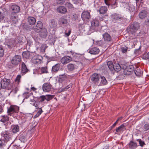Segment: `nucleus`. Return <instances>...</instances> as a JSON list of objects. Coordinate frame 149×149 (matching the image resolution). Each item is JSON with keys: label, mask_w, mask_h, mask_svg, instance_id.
I'll return each mask as SVG.
<instances>
[{"label": "nucleus", "mask_w": 149, "mask_h": 149, "mask_svg": "<svg viewBox=\"0 0 149 149\" xmlns=\"http://www.w3.org/2000/svg\"><path fill=\"white\" fill-rule=\"evenodd\" d=\"M140 27V24L135 21L132 22L128 26L127 29V32L131 36L134 37L133 38L136 39L135 37L137 34V32Z\"/></svg>", "instance_id": "obj_1"}, {"label": "nucleus", "mask_w": 149, "mask_h": 149, "mask_svg": "<svg viewBox=\"0 0 149 149\" xmlns=\"http://www.w3.org/2000/svg\"><path fill=\"white\" fill-rule=\"evenodd\" d=\"M22 60L21 56L16 55L13 57L10 61V63L7 65L8 67L12 69L17 67L19 64Z\"/></svg>", "instance_id": "obj_2"}, {"label": "nucleus", "mask_w": 149, "mask_h": 149, "mask_svg": "<svg viewBox=\"0 0 149 149\" xmlns=\"http://www.w3.org/2000/svg\"><path fill=\"white\" fill-rule=\"evenodd\" d=\"M19 111V107L16 105H11L7 108V113L8 115L16 118Z\"/></svg>", "instance_id": "obj_3"}, {"label": "nucleus", "mask_w": 149, "mask_h": 149, "mask_svg": "<svg viewBox=\"0 0 149 149\" xmlns=\"http://www.w3.org/2000/svg\"><path fill=\"white\" fill-rule=\"evenodd\" d=\"M91 24L90 31L92 32H93L94 31H97L99 25V21L96 19H93L91 21Z\"/></svg>", "instance_id": "obj_4"}, {"label": "nucleus", "mask_w": 149, "mask_h": 149, "mask_svg": "<svg viewBox=\"0 0 149 149\" xmlns=\"http://www.w3.org/2000/svg\"><path fill=\"white\" fill-rule=\"evenodd\" d=\"M49 25V29L51 31H55L57 29V23L54 19H52L50 20Z\"/></svg>", "instance_id": "obj_5"}, {"label": "nucleus", "mask_w": 149, "mask_h": 149, "mask_svg": "<svg viewBox=\"0 0 149 149\" xmlns=\"http://www.w3.org/2000/svg\"><path fill=\"white\" fill-rule=\"evenodd\" d=\"M111 19L113 22L119 21L123 19V17L121 15L115 13L111 16Z\"/></svg>", "instance_id": "obj_6"}, {"label": "nucleus", "mask_w": 149, "mask_h": 149, "mask_svg": "<svg viewBox=\"0 0 149 149\" xmlns=\"http://www.w3.org/2000/svg\"><path fill=\"white\" fill-rule=\"evenodd\" d=\"M117 0H104V3L108 6L111 5L112 7L115 8L117 6Z\"/></svg>", "instance_id": "obj_7"}, {"label": "nucleus", "mask_w": 149, "mask_h": 149, "mask_svg": "<svg viewBox=\"0 0 149 149\" xmlns=\"http://www.w3.org/2000/svg\"><path fill=\"white\" fill-rule=\"evenodd\" d=\"M10 10L12 13L16 14L19 12L20 10V8L17 5L13 4L10 6Z\"/></svg>", "instance_id": "obj_8"}, {"label": "nucleus", "mask_w": 149, "mask_h": 149, "mask_svg": "<svg viewBox=\"0 0 149 149\" xmlns=\"http://www.w3.org/2000/svg\"><path fill=\"white\" fill-rule=\"evenodd\" d=\"M58 24L62 27L66 26L68 25V21L64 17H62L59 18Z\"/></svg>", "instance_id": "obj_9"}, {"label": "nucleus", "mask_w": 149, "mask_h": 149, "mask_svg": "<svg viewBox=\"0 0 149 149\" xmlns=\"http://www.w3.org/2000/svg\"><path fill=\"white\" fill-rule=\"evenodd\" d=\"M1 82L2 83L3 89H6L8 88L11 83V81L10 79L6 78L2 79Z\"/></svg>", "instance_id": "obj_10"}, {"label": "nucleus", "mask_w": 149, "mask_h": 149, "mask_svg": "<svg viewBox=\"0 0 149 149\" xmlns=\"http://www.w3.org/2000/svg\"><path fill=\"white\" fill-rule=\"evenodd\" d=\"M134 68L132 65H130L125 68L124 71V74L126 75L130 74L134 70Z\"/></svg>", "instance_id": "obj_11"}, {"label": "nucleus", "mask_w": 149, "mask_h": 149, "mask_svg": "<svg viewBox=\"0 0 149 149\" xmlns=\"http://www.w3.org/2000/svg\"><path fill=\"white\" fill-rule=\"evenodd\" d=\"M81 17L83 21H87L91 18L89 12L87 11H84L82 13Z\"/></svg>", "instance_id": "obj_12"}, {"label": "nucleus", "mask_w": 149, "mask_h": 149, "mask_svg": "<svg viewBox=\"0 0 149 149\" xmlns=\"http://www.w3.org/2000/svg\"><path fill=\"white\" fill-rule=\"evenodd\" d=\"M1 136L7 141H9L11 139V135L10 133L7 131H5L1 134Z\"/></svg>", "instance_id": "obj_13"}, {"label": "nucleus", "mask_w": 149, "mask_h": 149, "mask_svg": "<svg viewBox=\"0 0 149 149\" xmlns=\"http://www.w3.org/2000/svg\"><path fill=\"white\" fill-rule=\"evenodd\" d=\"M103 38L104 40L107 43L112 41V37L111 35L107 32H105L102 35Z\"/></svg>", "instance_id": "obj_14"}, {"label": "nucleus", "mask_w": 149, "mask_h": 149, "mask_svg": "<svg viewBox=\"0 0 149 149\" xmlns=\"http://www.w3.org/2000/svg\"><path fill=\"white\" fill-rule=\"evenodd\" d=\"M52 87V86L50 82H47L43 84L42 88L44 92H48L50 91Z\"/></svg>", "instance_id": "obj_15"}, {"label": "nucleus", "mask_w": 149, "mask_h": 149, "mask_svg": "<svg viewBox=\"0 0 149 149\" xmlns=\"http://www.w3.org/2000/svg\"><path fill=\"white\" fill-rule=\"evenodd\" d=\"M42 59V57L41 56H38L34 57L32 60L33 63L35 64H38L41 63Z\"/></svg>", "instance_id": "obj_16"}, {"label": "nucleus", "mask_w": 149, "mask_h": 149, "mask_svg": "<svg viewBox=\"0 0 149 149\" xmlns=\"http://www.w3.org/2000/svg\"><path fill=\"white\" fill-rule=\"evenodd\" d=\"M91 81L94 83L97 82L100 79V75L96 73H94L91 77Z\"/></svg>", "instance_id": "obj_17"}, {"label": "nucleus", "mask_w": 149, "mask_h": 149, "mask_svg": "<svg viewBox=\"0 0 149 149\" xmlns=\"http://www.w3.org/2000/svg\"><path fill=\"white\" fill-rule=\"evenodd\" d=\"M72 58L70 56H65L62 57L61 60V63L63 64H65L71 61Z\"/></svg>", "instance_id": "obj_18"}, {"label": "nucleus", "mask_w": 149, "mask_h": 149, "mask_svg": "<svg viewBox=\"0 0 149 149\" xmlns=\"http://www.w3.org/2000/svg\"><path fill=\"white\" fill-rule=\"evenodd\" d=\"M19 140L21 142L24 143L27 140V134L26 132H24L18 136Z\"/></svg>", "instance_id": "obj_19"}, {"label": "nucleus", "mask_w": 149, "mask_h": 149, "mask_svg": "<svg viewBox=\"0 0 149 149\" xmlns=\"http://www.w3.org/2000/svg\"><path fill=\"white\" fill-rule=\"evenodd\" d=\"M21 72L22 74V75L27 73L29 70L27 68L25 64L23 62H22L21 64Z\"/></svg>", "instance_id": "obj_20"}, {"label": "nucleus", "mask_w": 149, "mask_h": 149, "mask_svg": "<svg viewBox=\"0 0 149 149\" xmlns=\"http://www.w3.org/2000/svg\"><path fill=\"white\" fill-rule=\"evenodd\" d=\"M39 33V36L41 38H45L47 36V29L45 28H43V29H42Z\"/></svg>", "instance_id": "obj_21"}, {"label": "nucleus", "mask_w": 149, "mask_h": 149, "mask_svg": "<svg viewBox=\"0 0 149 149\" xmlns=\"http://www.w3.org/2000/svg\"><path fill=\"white\" fill-rule=\"evenodd\" d=\"M100 52V50L98 48L94 47L89 49V53L92 54H98Z\"/></svg>", "instance_id": "obj_22"}, {"label": "nucleus", "mask_w": 149, "mask_h": 149, "mask_svg": "<svg viewBox=\"0 0 149 149\" xmlns=\"http://www.w3.org/2000/svg\"><path fill=\"white\" fill-rule=\"evenodd\" d=\"M30 104L35 106L36 109H38L40 106V102L39 101H36L34 99H31L30 100Z\"/></svg>", "instance_id": "obj_23"}, {"label": "nucleus", "mask_w": 149, "mask_h": 149, "mask_svg": "<svg viewBox=\"0 0 149 149\" xmlns=\"http://www.w3.org/2000/svg\"><path fill=\"white\" fill-rule=\"evenodd\" d=\"M11 130L12 132L15 134L18 132L19 130V126L17 125H12Z\"/></svg>", "instance_id": "obj_24"}, {"label": "nucleus", "mask_w": 149, "mask_h": 149, "mask_svg": "<svg viewBox=\"0 0 149 149\" xmlns=\"http://www.w3.org/2000/svg\"><path fill=\"white\" fill-rule=\"evenodd\" d=\"M10 20L12 23L16 24L18 22L17 17L15 14L11 13L10 15Z\"/></svg>", "instance_id": "obj_25"}, {"label": "nucleus", "mask_w": 149, "mask_h": 149, "mask_svg": "<svg viewBox=\"0 0 149 149\" xmlns=\"http://www.w3.org/2000/svg\"><path fill=\"white\" fill-rule=\"evenodd\" d=\"M56 10L58 12L62 14L65 13L67 11L66 8L63 6H59L57 8Z\"/></svg>", "instance_id": "obj_26"}, {"label": "nucleus", "mask_w": 149, "mask_h": 149, "mask_svg": "<svg viewBox=\"0 0 149 149\" xmlns=\"http://www.w3.org/2000/svg\"><path fill=\"white\" fill-rule=\"evenodd\" d=\"M36 21V19L33 17H29L27 18L28 23L30 25H33L35 23Z\"/></svg>", "instance_id": "obj_27"}, {"label": "nucleus", "mask_w": 149, "mask_h": 149, "mask_svg": "<svg viewBox=\"0 0 149 149\" xmlns=\"http://www.w3.org/2000/svg\"><path fill=\"white\" fill-rule=\"evenodd\" d=\"M148 15V12L145 10H142L139 13V17L141 19L145 18Z\"/></svg>", "instance_id": "obj_28"}, {"label": "nucleus", "mask_w": 149, "mask_h": 149, "mask_svg": "<svg viewBox=\"0 0 149 149\" xmlns=\"http://www.w3.org/2000/svg\"><path fill=\"white\" fill-rule=\"evenodd\" d=\"M9 115L8 114L7 115H2L1 116V120L0 121L3 123L7 122L9 120V117L8 116Z\"/></svg>", "instance_id": "obj_29"}, {"label": "nucleus", "mask_w": 149, "mask_h": 149, "mask_svg": "<svg viewBox=\"0 0 149 149\" xmlns=\"http://www.w3.org/2000/svg\"><path fill=\"white\" fill-rule=\"evenodd\" d=\"M107 10L108 9L106 6H102L99 9V12L101 14H105L107 13Z\"/></svg>", "instance_id": "obj_30"}, {"label": "nucleus", "mask_w": 149, "mask_h": 149, "mask_svg": "<svg viewBox=\"0 0 149 149\" xmlns=\"http://www.w3.org/2000/svg\"><path fill=\"white\" fill-rule=\"evenodd\" d=\"M114 71L116 72L119 71L121 69V67L118 63H114Z\"/></svg>", "instance_id": "obj_31"}, {"label": "nucleus", "mask_w": 149, "mask_h": 149, "mask_svg": "<svg viewBox=\"0 0 149 149\" xmlns=\"http://www.w3.org/2000/svg\"><path fill=\"white\" fill-rule=\"evenodd\" d=\"M60 67V65L59 63H57L52 67V71L56 72L58 71Z\"/></svg>", "instance_id": "obj_32"}, {"label": "nucleus", "mask_w": 149, "mask_h": 149, "mask_svg": "<svg viewBox=\"0 0 149 149\" xmlns=\"http://www.w3.org/2000/svg\"><path fill=\"white\" fill-rule=\"evenodd\" d=\"M107 66L110 71H114V64L111 61H109L107 63Z\"/></svg>", "instance_id": "obj_33"}, {"label": "nucleus", "mask_w": 149, "mask_h": 149, "mask_svg": "<svg viewBox=\"0 0 149 149\" xmlns=\"http://www.w3.org/2000/svg\"><path fill=\"white\" fill-rule=\"evenodd\" d=\"M43 107L40 106L38 109V112L34 116V118H36L38 117L43 112V111L42 109V108Z\"/></svg>", "instance_id": "obj_34"}, {"label": "nucleus", "mask_w": 149, "mask_h": 149, "mask_svg": "<svg viewBox=\"0 0 149 149\" xmlns=\"http://www.w3.org/2000/svg\"><path fill=\"white\" fill-rule=\"evenodd\" d=\"M22 56L23 57L26 59L29 58L30 56V52L28 51L24 52L22 53Z\"/></svg>", "instance_id": "obj_35"}, {"label": "nucleus", "mask_w": 149, "mask_h": 149, "mask_svg": "<svg viewBox=\"0 0 149 149\" xmlns=\"http://www.w3.org/2000/svg\"><path fill=\"white\" fill-rule=\"evenodd\" d=\"M129 147L132 149H134L137 147V144L136 143L134 142L131 141L129 143Z\"/></svg>", "instance_id": "obj_36"}, {"label": "nucleus", "mask_w": 149, "mask_h": 149, "mask_svg": "<svg viewBox=\"0 0 149 149\" xmlns=\"http://www.w3.org/2000/svg\"><path fill=\"white\" fill-rule=\"evenodd\" d=\"M89 61L86 59H84L81 62H79V66H81L83 67H84L88 63Z\"/></svg>", "instance_id": "obj_37"}, {"label": "nucleus", "mask_w": 149, "mask_h": 149, "mask_svg": "<svg viewBox=\"0 0 149 149\" xmlns=\"http://www.w3.org/2000/svg\"><path fill=\"white\" fill-rule=\"evenodd\" d=\"M134 73L136 75L139 77H140L142 75V71L139 68H136V69L134 70Z\"/></svg>", "instance_id": "obj_38"}, {"label": "nucleus", "mask_w": 149, "mask_h": 149, "mask_svg": "<svg viewBox=\"0 0 149 149\" xmlns=\"http://www.w3.org/2000/svg\"><path fill=\"white\" fill-rule=\"evenodd\" d=\"M67 68L69 71H72L75 69V65L73 64L70 63L67 65Z\"/></svg>", "instance_id": "obj_39"}, {"label": "nucleus", "mask_w": 149, "mask_h": 149, "mask_svg": "<svg viewBox=\"0 0 149 149\" xmlns=\"http://www.w3.org/2000/svg\"><path fill=\"white\" fill-rule=\"evenodd\" d=\"M125 129V127L124 124H122L116 129V132H117L123 131Z\"/></svg>", "instance_id": "obj_40"}, {"label": "nucleus", "mask_w": 149, "mask_h": 149, "mask_svg": "<svg viewBox=\"0 0 149 149\" xmlns=\"http://www.w3.org/2000/svg\"><path fill=\"white\" fill-rule=\"evenodd\" d=\"M40 74L47 73H48L47 68L46 67H43L40 69Z\"/></svg>", "instance_id": "obj_41"}, {"label": "nucleus", "mask_w": 149, "mask_h": 149, "mask_svg": "<svg viewBox=\"0 0 149 149\" xmlns=\"http://www.w3.org/2000/svg\"><path fill=\"white\" fill-rule=\"evenodd\" d=\"M140 130L142 131H146L149 130V124H145L142 127L140 128Z\"/></svg>", "instance_id": "obj_42"}, {"label": "nucleus", "mask_w": 149, "mask_h": 149, "mask_svg": "<svg viewBox=\"0 0 149 149\" xmlns=\"http://www.w3.org/2000/svg\"><path fill=\"white\" fill-rule=\"evenodd\" d=\"M47 45L46 44H43L40 47V52L43 53L45 52V49L47 47Z\"/></svg>", "instance_id": "obj_43"}, {"label": "nucleus", "mask_w": 149, "mask_h": 149, "mask_svg": "<svg viewBox=\"0 0 149 149\" xmlns=\"http://www.w3.org/2000/svg\"><path fill=\"white\" fill-rule=\"evenodd\" d=\"M13 84L14 85V86L13 87V86L12 87V91L11 92L13 93L14 94H16L18 90V89L17 86V85H15L14 83Z\"/></svg>", "instance_id": "obj_44"}, {"label": "nucleus", "mask_w": 149, "mask_h": 149, "mask_svg": "<svg viewBox=\"0 0 149 149\" xmlns=\"http://www.w3.org/2000/svg\"><path fill=\"white\" fill-rule=\"evenodd\" d=\"M141 46H140L138 49L135 50L134 53L136 55L138 56L139 55L141 54Z\"/></svg>", "instance_id": "obj_45"}, {"label": "nucleus", "mask_w": 149, "mask_h": 149, "mask_svg": "<svg viewBox=\"0 0 149 149\" xmlns=\"http://www.w3.org/2000/svg\"><path fill=\"white\" fill-rule=\"evenodd\" d=\"M101 84L104 85L106 84L107 83V81L105 77L104 76H101Z\"/></svg>", "instance_id": "obj_46"}, {"label": "nucleus", "mask_w": 149, "mask_h": 149, "mask_svg": "<svg viewBox=\"0 0 149 149\" xmlns=\"http://www.w3.org/2000/svg\"><path fill=\"white\" fill-rule=\"evenodd\" d=\"M6 143V142L4 139H0V148H2L4 146Z\"/></svg>", "instance_id": "obj_47"}, {"label": "nucleus", "mask_w": 149, "mask_h": 149, "mask_svg": "<svg viewBox=\"0 0 149 149\" xmlns=\"http://www.w3.org/2000/svg\"><path fill=\"white\" fill-rule=\"evenodd\" d=\"M45 96V100H46L47 101H48L54 98V95H46Z\"/></svg>", "instance_id": "obj_48"}, {"label": "nucleus", "mask_w": 149, "mask_h": 149, "mask_svg": "<svg viewBox=\"0 0 149 149\" xmlns=\"http://www.w3.org/2000/svg\"><path fill=\"white\" fill-rule=\"evenodd\" d=\"M21 78V76L20 75H18L16 77L15 81V84L16 85H18L19 83L20 82V79Z\"/></svg>", "instance_id": "obj_49"}, {"label": "nucleus", "mask_w": 149, "mask_h": 149, "mask_svg": "<svg viewBox=\"0 0 149 149\" xmlns=\"http://www.w3.org/2000/svg\"><path fill=\"white\" fill-rule=\"evenodd\" d=\"M42 29L40 28L39 27H38V26H37L36 25H35L33 27V29L34 30V31H35L37 33H39V32L40 31H41V30Z\"/></svg>", "instance_id": "obj_50"}, {"label": "nucleus", "mask_w": 149, "mask_h": 149, "mask_svg": "<svg viewBox=\"0 0 149 149\" xmlns=\"http://www.w3.org/2000/svg\"><path fill=\"white\" fill-rule=\"evenodd\" d=\"M72 86V84H70L65 88H63L61 89V91H66L67 90L69 89V88H71Z\"/></svg>", "instance_id": "obj_51"}, {"label": "nucleus", "mask_w": 149, "mask_h": 149, "mask_svg": "<svg viewBox=\"0 0 149 149\" xmlns=\"http://www.w3.org/2000/svg\"><path fill=\"white\" fill-rule=\"evenodd\" d=\"M35 25L38 27L41 28V29L43 28H42V23L40 21H38Z\"/></svg>", "instance_id": "obj_52"}, {"label": "nucleus", "mask_w": 149, "mask_h": 149, "mask_svg": "<svg viewBox=\"0 0 149 149\" xmlns=\"http://www.w3.org/2000/svg\"><path fill=\"white\" fill-rule=\"evenodd\" d=\"M136 140L139 142V145L141 147L143 146L144 145L146 144L144 142L142 141L141 139H139Z\"/></svg>", "instance_id": "obj_53"}, {"label": "nucleus", "mask_w": 149, "mask_h": 149, "mask_svg": "<svg viewBox=\"0 0 149 149\" xmlns=\"http://www.w3.org/2000/svg\"><path fill=\"white\" fill-rule=\"evenodd\" d=\"M22 40L23 39L22 38H21L19 36H18L17 37L16 40L17 42L19 43H21L23 42Z\"/></svg>", "instance_id": "obj_54"}, {"label": "nucleus", "mask_w": 149, "mask_h": 149, "mask_svg": "<svg viewBox=\"0 0 149 149\" xmlns=\"http://www.w3.org/2000/svg\"><path fill=\"white\" fill-rule=\"evenodd\" d=\"M38 99L39 100L40 102H42L45 100V95L41 96L38 98Z\"/></svg>", "instance_id": "obj_55"}, {"label": "nucleus", "mask_w": 149, "mask_h": 149, "mask_svg": "<svg viewBox=\"0 0 149 149\" xmlns=\"http://www.w3.org/2000/svg\"><path fill=\"white\" fill-rule=\"evenodd\" d=\"M4 55V50L1 47H0V57H2Z\"/></svg>", "instance_id": "obj_56"}, {"label": "nucleus", "mask_w": 149, "mask_h": 149, "mask_svg": "<svg viewBox=\"0 0 149 149\" xmlns=\"http://www.w3.org/2000/svg\"><path fill=\"white\" fill-rule=\"evenodd\" d=\"M121 50L122 52L123 53H125L127 52L128 48L126 46L123 47H121Z\"/></svg>", "instance_id": "obj_57"}, {"label": "nucleus", "mask_w": 149, "mask_h": 149, "mask_svg": "<svg viewBox=\"0 0 149 149\" xmlns=\"http://www.w3.org/2000/svg\"><path fill=\"white\" fill-rule=\"evenodd\" d=\"M65 5L66 7L69 8H73V5L69 2L66 3L65 4Z\"/></svg>", "instance_id": "obj_58"}, {"label": "nucleus", "mask_w": 149, "mask_h": 149, "mask_svg": "<svg viewBox=\"0 0 149 149\" xmlns=\"http://www.w3.org/2000/svg\"><path fill=\"white\" fill-rule=\"evenodd\" d=\"M97 44L99 46H102L104 45V42L102 40L96 41Z\"/></svg>", "instance_id": "obj_59"}, {"label": "nucleus", "mask_w": 149, "mask_h": 149, "mask_svg": "<svg viewBox=\"0 0 149 149\" xmlns=\"http://www.w3.org/2000/svg\"><path fill=\"white\" fill-rule=\"evenodd\" d=\"M143 58L145 59H149V52L144 54Z\"/></svg>", "instance_id": "obj_60"}, {"label": "nucleus", "mask_w": 149, "mask_h": 149, "mask_svg": "<svg viewBox=\"0 0 149 149\" xmlns=\"http://www.w3.org/2000/svg\"><path fill=\"white\" fill-rule=\"evenodd\" d=\"M145 25L148 27H149V19H146L144 22Z\"/></svg>", "instance_id": "obj_61"}, {"label": "nucleus", "mask_w": 149, "mask_h": 149, "mask_svg": "<svg viewBox=\"0 0 149 149\" xmlns=\"http://www.w3.org/2000/svg\"><path fill=\"white\" fill-rule=\"evenodd\" d=\"M71 32V29H69L68 33H67V31H65V34L67 36H68L70 34Z\"/></svg>", "instance_id": "obj_62"}, {"label": "nucleus", "mask_w": 149, "mask_h": 149, "mask_svg": "<svg viewBox=\"0 0 149 149\" xmlns=\"http://www.w3.org/2000/svg\"><path fill=\"white\" fill-rule=\"evenodd\" d=\"M65 1V0H58L57 3V4L62 5L63 3Z\"/></svg>", "instance_id": "obj_63"}, {"label": "nucleus", "mask_w": 149, "mask_h": 149, "mask_svg": "<svg viewBox=\"0 0 149 149\" xmlns=\"http://www.w3.org/2000/svg\"><path fill=\"white\" fill-rule=\"evenodd\" d=\"M78 16L77 14H75L73 15V17L72 18L74 20H76L77 19Z\"/></svg>", "instance_id": "obj_64"}]
</instances>
